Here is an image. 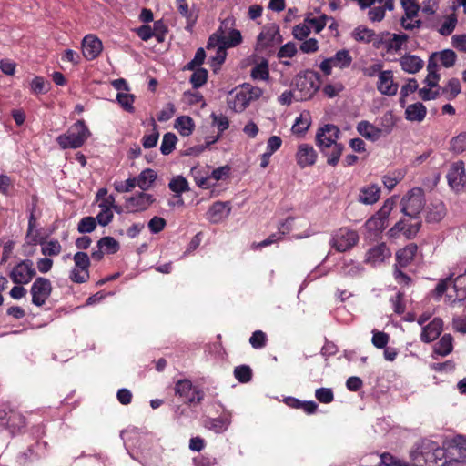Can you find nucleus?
Returning <instances> with one entry per match:
<instances>
[{
    "instance_id": "nucleus-38",
    "label": "nucleus",
    "mask_w": 466,
    "mask_h": 466,
    "mask_svg": "<svg viewBox=\"0 0 466 466\" xmlns=\"http://www.w3.org/2000/svg\"><path fill=\"white\" fill-rule=\"evenodd\" d=\"M178 1V11L181 15L186 17L187 25L186 26L187 30H190L197 21V15L194 11L190 10L186 0H177Z\"/></svg>"
},
{
    "instance_id": "nucleus-10",
    "label": "nucleus",
    "mask_w": 466,
    "mask_h": 466,
    "mask_svg": "<svg viewBox=\"0 0 466 466\" xmlns=\"http://www.w3.org/2000/svg\"><path fill=\"white\" fill-rule=\"evenodd\" d=\"M175 393L186 400L189 404H198L204 399V392L197 387H193L189 380L184 379L177 381Z\"/></svg>"
},
{
    "instance_id": "nucleus-41",
    "label": "nucleus",
    "mask_w": 466,
    "mask_h": 466,
    "mask_svg": "<svg viewBox=\"0 0 466 466\" xmlns=\"http://www.w3.org/2000/svg\"><path fill=\"white\" fill-rule=\"evenodd\" d=\"M97 247L108 254H115L119 250V243L112 237H104L97 242Z\"/></svg>"
},
{
    "instance_id": "nucleus-61",
    "label": "nucleus",
    "mask_w": 466,
    "mask_h": 466,
    "mask_svg": "<svg viewBox=\"0 0 466 466\" xmlns=\"http://www.w3.org/2000/svg\"><path fill=\"white\" fill-rule=\"evenodd\" d=\"M211 118H212V125L214 127H216L220 133L228 128L229 122L226 116L216 115L215 113H212Z\"/></svg>"
},
{
    "instance_id": "nucleus-27",
    "label": "nucleus",
    "mask_w": 466,
    "mask_h": 466,
    "mask_svg": "<svg viewBox=\"0 0 466 466\" xmlns=\"http://www.w3.org/2000/svg\"><path fill=\"white\" fill-rule=\"evenodd\" d=\"M436 53H433L428 61L427 71L428 75L424 80L427 86L429 87H437L438 82L440 80V75L437 73L438 64L436 60Z\"/></svg>"
},
{
    "instance_id": "nucleus-34",
    "label": "nucleus",
    "mask_w": 466,
    "mask_h": 466,
    "mask_svg": "<svg viewBox=\"0 0 466 466\" xmlns=\"http://www.w3.org/2000/svg\"><path fill=\"white\" fill-rule=\"evenodd\" d=\"M351 36L357 42L370 43L374 39L375 33L373 30L369 29L366 26L359 25L352 31Z\"/></svg>"
},
{
    "instance_id": "nucleus-2",
    "label": "nucleus",
    "mask_w": 466,
    "mask_h": 466,
    "mask_svg": "<svg viewBox=\"0 0 466 466\" xmlns=\"http://www.w3.org/2000/svg\"><path fill=\"white\" fill-rule=\"evenodd\" d=\"M410 458L412 466H441L445 451L437 442L423 439L415 443Z\"/></svg>"
},
{
    "instance_id": "nucleus-45",
    "label": "nucleus",
    "mask_w": 466,
    "mask_h": 466,
    "mask_svg": "<svg viewBox=\"0 0 466 466\" xmlns=\"http://www.w3.org/2000/svg\"><path fill=\"white\" fill-rule=\"evenodd\" d=\"M309 114H301L292 126V132L294 134H304L309 129Z\"/></svg>"
},
{
    "instance_id": "nucleus-5",
    "label": "nucleus",
    "mask_w": 466,
    "mask_h": 466,
    "mask_svg": "<svg viewBox=\"0 0 466 466\" xmlns=\"http://www.w3.org/2000/svg\"><path fill=\"white\" fill-rule=\"evenodd\" d=\"M445 458L441 466H451L453 462L461 463L466 461V438L457 435L445 442Z\"/></svg>"
},
{
    "instance_id": "nucleus-44",
    "label": "nucleus",
    "mask_w": 466,
    "mask_h": 466,
    "mask_svg": "<svg viewBox=\"0 0 466 466\" xmlns=\"http://www.w3.org/2000/svg\"><path fill=\"white\" fill-rule=\"evenodd\" d=\"M62 250L61 244L58 240L53 239L41 243V252L45 256H57Z\"/></svg>"
},
{
    "instance_id": "nucleus-14",
    "label": "nucleus",
    "mask_w": 466,
    "mask_h": 466,
    "mask_svg": "<svg viewBox=\"0 0 466 466\" xmlns=\"http://www.w3.org/2000/svg\"><path fill=\"white\" fill-rule=\"evenodd\" d=\"M447 180L449 186L456 190L460 191L466 186V174L464 169V164L461 161L453 163L447 173Z\"/></svg>"
},
{
    "instance_id": "nucleus-42",
    "label": "nucleus",
    "mask_w": 466,
    "mask_h": 466,
    "mask_svg": "<svg viewBox=\"0 0 466 466\" xmlns=\"http://www.w3.org/2000/svg\"><path fill=\"white\" fill-rule=\"evenodd\" d=\"M226 46H220L218 49L213 50L214 55H211L210 59V66L213 68V71H217L220 66L224 63L227 56Z\"/></svg>"
},
{
    "instance_id": "nucleus-1",
    "label": "nucleus",
    "mask_w": 466,
    "mask_h": 466,
    "mask_svg": "<svg viewBox=\"0 0 466 466\" xmlns=\"http://www.w3.org/2000/svg\"><path fill=\"white\" fill-rule=\"evenodd\" d=\"M339 135V128L333 124L324 125L316 133V146L327 158V164L331 167L338 165L345 149L344 145L338 142Z\"/></svg>"
},
{
    "instance_id": "nucleus-26",
    "label": "nucleus",
    "mask_w": 466,
    "mask_h": 466,
    "mask_svg": "<svg viewBox=\"0 0 466 466\" xmlns=\"http://www.w3.org/2000/svg\"><path fill=\"white\" fill-rule=\"evenodd\" d=\"M400 64L405 72L415 74L423 67L424 62L415 55H405L400 57Z\"/></svg>"
},
{
    "instance_id": "nucleus-4",
    "label": "nucleus",
    "mask_w": 466,
    "mask_h": 466,
    "mask_svg": "<svg viewBox=\"0 0 466 466\" xmlns=\"http://www.w3.org/2000/svg\"><path fill=\"white\" fill-rule=\"evenodd\" d=\"M91 136L88 127L84 120H77L68 131L57 137L56 141L61 148H78L84 145Z\"/></svg>"
},
{
    "instance_id": "nucleus-58",
    "label": "nucleus",
    "mask_w": 466,
    "mask_h": 466,
    "mask_svg": "<svg viewBox=\"0 0 466 466\" xmlns=\"http://www.w3.org/2000/svg\"><path fill=\"white\" fill-rule=\"evenodd\" d=\"M225 46L228 47H234L242 42V36L240 31L233 29L229 32L228 36H223Z\"/></svg>"
},
{
    "instance_id": "nucleus-47",
    "label": "nucleus",
    "mask_w": 466,
    "mask_h": 466,
    "mask_svg": "<svg viewBox=\"0 0 466 466\" xmlns=\"http://www.w3.org/2000/svg\"><path fill=\"white\" fill-rule=\"evenodd\" d=\"M456 25L457 16L455 14H451L448 15L444 22L441 24V27L439 28V33L441 35H450L455 29Z\"/></svg>"
},
{
    "instance_id": "nucleus-43",
    "label": "nucleus",
    "mask_w": 466,
    "mask_h": 466,
    "mask_svg": "<svg viewBox=\"0 0 466 466\" xmlns=\"http://www.w3.org/2000/svg\"><path fill=\"white\" fill-rule=\"evenodd\" d=\"M408 38L409 37L406 34H393L386 43L387 49L389 51H400L402 45L407 42Z\"/></svg>"
},
{
    "instance_id": "nucleus-20",
    "label": "nucleus",
    "mask_w": 466,
    "mask_h": 466,
    "mask_svg": "<svg viewBox=\"0 0 466 466\" xmlns=\"http://www.w3.org/2000/svg\"><path fill=\"white\" fill-rule=\"evenodd\" d=\"M380 197V187L378 184H370L360 189L359 202L364 205L375 204Z\"/></svg>"
},
{
    "instance_id": "nucleus-57",
    "label": "nucleus",
    "mask_w": 466,
    "mask_h": 466,
    "mask_svg": "<svg viewBox=\"0 0 466 466\" xmlns=\"http://www.w3.org/2000/svg\"><path fill=\"white\" fill-rule=\"evenodd\" d=\"M316 399L321 403H330L334 400V394L330 388H319L315 391Z\"/></svg>"
},
{
    "instance_id": "nucleus-59",
    "label": "nucleus",
    "mask_w": 466,
    "mask_h": 466,
    "mask_svg": "<svg viewBox=\"0 0 466 466\" xmlns=\"http://www.w3.org/2000/svg\"><path fill=\"white\" fill-rule=\"evenodd\" d=\"M267 337L261 330H256L249 338V343L254 349H261L266 345Z\"/></svg>"
},
{
    "instance_id": "nucleus-51",
    "label": "nucleus",
    "mask_w": 466,
    "mask_h": 466,
    "mask_svg": "<svg viewBox=\"0 0 466 466\" xmlns=\"http://www.w3.org/2000/svg\"><path fill=\"white\" fill-rule=\"evenodd\" d=\"M116 100L126 111L134 112L135 96L133 95L120 92L116 95Z\"/></svg>"
},
{
    "instance_id": "nucleus-40",
    "label": "nucleus",
    "mask_w": 466,
    "mask_h": 466,
    "mask_svg": "<svg viewBox=\"0 0 466 466\" xmlns=\"http://www.w3.org/2000/svg\"><path fill=\"white\" fill-rule=\"evenodd\" d=\"M177 137L174 133L168 132L163 136V139L160 146V151L163 155H169L176 147Z\"/></svg>"
},
{
    "instance_id": "nucleus-8",
    "label": "nucleus",
    "mask_w": 466,
    "mask_h": 466,
    "mask_svg": "<svg viewBox=\"0 0 466 466\" xmlns=\"http://www.w3.org/2000/svg\"><path fill=\"white\" fill-rule=\"evenodd\" d=\"M75 268L70 271L69 278L75 283H85L89 279L90 258L85 252H76L73 257Z\"/></svg>"
},
{
    "instance_id": "nucleus-13",
    "label": "nucleus",
    "mask_w": 466,
    "mask_h": 466,
    "mask_svg": "<svg viewBox=\"0 0 466 466\" xmlns=\"http://www.w3.org/2000/svg\"><path fill=\"white\" fill-rule=\"evenodd\" d=\"M153 195L140 192L126 199L125 209L129 213H136L147 210L153 203Z\"/></svg>"
},
{
    "instance_id": "nucleus-3",
    "label": "nucleus",
    "mask_w": 466,
    "mask_h": 466,
    "mask_svg": "<svg viewBox=\"0 0 466 466\" xmlns=\"http://www.w3.org/2000/svg\"><path fill=\"white\" fill-rule=\"evenodd\" d=\"M293 85L297 100H308L319 89L320 76L313 70H305L295 76Z\"/></svg>"
},
{
    "instance_id": "nucleus-30",
    "label": "nucleus",
    "mask_w": 466,
    "mask_h": 466,
    "mask_svg": "<svg viewBox=\"0 0 466 466\" xmlns=\"http://www.w3.org/2000/svg\"><path fill=\"white\" fill-rule=\"evenodd\" d=\"M134 178L136 180L137 186L141 190L147 191L153 186V183L156 181L157 173L151 168H147Z\"/></svg>"
},
{
    "instance_id": "nucleus-33",
    "label": "nucleus",
    "mask_w": 466,
    "mask_h": 466,
    "mask_svg": "<svg viewBox=\"0 0 466 466\" xmlns=\"http://www.w3.org/2000/svg\"><path fill=\"white\" fill-rule=\"evenodd\" d=\"M250 76L255 80H268L269 78L268 62L262 59L251 69Z\"/></svg>"
},
{
    "instance_id": "nucleus-28",
    "label": "nucleus",
    "mask_w": 466,
    "mask_h": 466,
    "mask_svg": "<svg viewBox=\"0 0 466 466\" xmlns=\"http://www.w3.org/2000/svg\"><path fill=\"white\" fill-rule=\"evenodd\" d=\"M426 114L427 109L420 102L409 105L405 110L406 119L412 122H421L425 118Z\"/></svg>"
},
{
    "instance_id": "nucleus-52",
    "label": "nucleus",
    "mask_w": 466,
    "mask_h": 466,
    "mask_svg": "<svg viewBox=\"0 0 466 466\" xmlns=\"http://www.w3.org/2000/svg\"><path fill=\"white\" fill-rule=\"evenodd\" d=\"M401 5L405 11V16H407L408 19H412L417 16L420 5L416 0H401Z\"/></svg>"
},
{
    "instance_id": "nucleus-16",
    "label": "nucleus",
    "mask_w": 466,
    "mask_h": 466,
    "mask_svg": "<svg viewBox=\"0 0 466 466\" xmlns=\"http://www.w3.org/2000/svg\"><path fill=\"white\" fill-rule=\"evenodd\" d=\"M102 50V42L96 35H86L82 40V53L87 60L96 58Z\"/></svg>"
},
{
    "instance_id": "nucleus-60",
    "label": "nucleus",
    "mask_w": 466,
    "mask_h": 466,
    "mask_svg": "<svg viewBox=\"0 0 466 466\" xmlns=\"http://www.w3.org/2000/svg\"><path fill=\"white\" fill-rule=\"evenodd\" d=\"M114 215L113 211L110 208H101L100 212L95 218L96 220V224L106 227L107 226L113 219Z\"/></svg>"
},
{
    "instance_id": "nucleus-35",
    "label": "nucleus",
    "mask_w": 466,
    "mask_h": 466,
    "mask_svg": "<svg viewBox=\"0 0 466 466\" xmlns=\"http://www.w3.org/2000/svg\"><path fill=\"white\" fill-rule=\"evenodd\" d=\"M168 187L171 191L180 197L182 193L189 191V185L187 180L182 176L173 177L168 183Z\"/></svg>"
},
{
    "instance_id": "nucleus-31",
    "label": "nucleus",
    "mask_w": 466,
    "mask_h": 466,
    "mask_svg": "<svg viewBox=\"0 0 466 466\" xmlns=\"http://www.w3.org/2000/svg\"><path fill=\"white\" fill-rule=\"evenodd\" d=\"M174 127L181 136L188 137L192 134L195 124L189 116H181L175 120Z\"/></svg>"
},
{
    "instance_id": "nucleus-17",
    "label": "nucleus",
    "mask_w": 466,
    "mask_h": 466,
    "mask_svg": "<svg viewBox=\"0 0 466 466\" xmlns=\"http://www.w3.org/2000/svg\"><path fill=\"white\" fill-rule=\"evenodd\" d=\"M379 92L385 96H395L399 86L393 81V73L390 70L382 71L379 75L377 83Z\"/></svg>"
},
{
    "instance_id": "nucleus-19",
    "label": "nucleus",
    "mask_w": 466,
    "mask_h": 466,
    "mask_svg": "<svg viewBox=\"0 0 466 466\" xmlns=\"http://www.w3.org/2000/svg\"><path fill=\"white\" fill-rule=\"evenodd\" d=\"M228 103L229 107L235 112H242L249 105L250 101L246 92L243 90V87L240 86L230 92Z\"/></svg>"
},
{
    "instance_id": "nucleus-9",
    "label": "nucleus",
    "mask_w": 466,
    "mask_h": 466,
    "mask_svg": "<svg viewBox=\"0 0 466 466\" xmlns=\"http://www.w3.org/2000/svg\"><path fill=\"white\" fill-rule=\"evenodd\" d=\"M424 208V198L420 189H413L402 198V212L411 219H417Z\"/></svg>"
},
{
    "instance_id": "nucleus-36",
    "label": "nucleus",
    "mask_w": 466,
    "mask_h": 466,
    "mask_svg": "<svg viewBox=\"0 0 466 466\" xmlns=\"http://www.w3.org/2000/svg\"><path fill=\"white\" fill-rule=\"evenodd\" d=\"M453 339L450 334H444L435 346V353L441 356H446L452 351Z\"/></svg>"
},
{
    "instance_id": "nucleus-37",
    "label": "nucleus",
    "mask_w": 466,
    "mask_h": 466,
    "mask_svg": "<svg viewBox=\"0 0 466 466\" xmlns=\"http://www.w3.org/2000/svg\"><path fill=\"white\" fill-rule=\"evenodd\" d=\"M3 425L8 427L12 432L20 431L25 425V418L13 410L9 411V416Z\"/></svg>"
},
{
    "instance_id": "nucleus-39",
    "label": "nucleus",
    "mask_w": 466,
    "mask_h": 466,
    "mask_svg": "<svg viewBox=\"0 0 466 466\" xmlns=\"http://www.w3.org/2000/svg\"><path fill=\"white\" fill-rule=\"evenodd\" d=\"M396 124L394 115L392 112H386L380 119V130L382 137L389 135Z\"/></svg>"
},
{
    "instance_id": "nucleus-23",
    "label": "nucleus",
    "mask_w": 466,
    "mask_h": 466,
    "mask_svg": "<svg viewBox=\"0 0 466 466\" xmlns=\"http://www.w3.org/2000/svg\"><path fill=\"white\" fill-rule=\"evenodd\" d=\"M356 128L361 137L372 142L378 141L380 137H382L379 127L374 126L367 120L359 122Z\"/></svg>"
},
{
    "instance_id": "nucleus-55",
    "label": "nucleus",
    "mask_w": 466,
    "mask_h": 466,
    "mask_svg": "<svg viewBox=\"0 0 466 466\" xmlns=\"http://www.w3.org/2000/svg\"><path fill=\"white\" fill-rule=\"evenodd\" d=\"M328 16L323 15L318 17L308 16L305 18V23L311 26L316 33H319L325 26Z\"/></svg>"
},
{
    "instance_id": "nucleus-18",
    "label": "nucleus",
    "mask_w": 466,
    "mask_h": 466,
    "mask_svg": "<svg viewBox=\"0 0 466 466\" xmlns=\"http://www.w3.org/2000/svg\"><path fill=\"white\" fill-rule=\"evenodd\" d=\"M296 159L301 168L312 166L317 160V152L312 146L301 144L298 147Z\"/></svg>"
},
{
    "instance_id": "nucleus-22",
    "label": "nucleus",
    "mask_w": 466,
    "mask_h": 466,
    "mask_svg": "<svg viewBox=\"0 0 466 466\" xmlns=\"http://www.w3.org/2000/svg\"><path fill=\"white\" fill-rule=\"evenodd\" d=\"M391 255L386 244L381 243L370 248L366 255V261L372 265L383 262Z\"/></svg>"
},
{
    "instance_id": "nucleus-12",
    "label": "nucleus",
    "mask_w": 466,
    "mask_h": 466,
    "mask_svg": "<svg viewBox=\"0 0 466 466\" xmlns=\"http://www.w3.org/2000/svg\"><path fill=\"white\" fill-rule=\"evenodd\" d=\"M32 303L37 307L43 306L52 292L51 281L43 277L35 279L30 289Z\"/></svg>"
},
{
    "instance_id": "nucleus-46",
    "label": "nucleus",
    "mask_w": 466,
    "mask_h": 466,
    "mask_svg": "<svg viewBox=\"0 0 466 466\" xmlns=\"http://www.w3.org/2000/svg\"><path fill=\"white\" fill-rule=\"evenodd\" d=\"M450 148L456 154L462 153L466 150V132H461L458 136L451 138Z\"/></svg>"
},
{
    "instance_id": "nucleus-7",
    "label": "nucleus",
    "mask_w": 466,
    "mask_h": 466,
    "mask_svg": "<svg viewBox=\"0 0 466 466\" xmlns=\"http://www.w3.org/2000/svg\"><path fill=\"white\" fill-rule=\"evenodd\" d=\"M359 240L358 233L348 228L336 230L331 238V246L339 252H345L354 247Z\"/></svg>"
},
{
    "instance_id": "nucleus-24",
    "label": "nucleus",
    "mask_w": 466,
    "mask_h": 466,
    "mask_svg": "<svg viewBox=\"0 0 466 466\" xmlns=\"http://www.w3.org/2000/svg\"><path fill=\"white\" fill-rule=\"evenodd\" d=\"M280 38L281 36L279 33V28L272 25L263 28L258 35V44L262 47H268L275 42H279Z\"/></svg>"
},
{
    "instance_id": "nucleus-50",
    "label": "nucleus",
    "mask_w": 466,
    "mask_h": 466,
    "mask_svg": "<svg viewBox=\"0 0 466 466\" xmlns=\"http://www.w3.org/2000/svg\"><path fill=\"white\" fill-rule=\"evenodd\" d=\"M234 375L239 382L246 383L251 380L252 370L249 366L241 365L235 368Z\"/></svg>"
},
{
    "instance_id": "nucleus-11",
    "label": "nucleus",
    "mask_w": 466,
    "mask_h": 466,
    "mask_svg": "<svg viewBox=\"0 0 466 466\" xmlns=\"http://www.w3.org/2000/svg\"><path fill=\"white\" fill-rule=\"evenodd\" d=\"M35 274L34 262L30 259H24L13 268L9 276L14 283L22 285L29 283Z\"/></svg>"
},
{
    "instance_id": "nucleus-63",
    "label": "nucleus",
    "mask_w": 466,
    "mask_h": 466,
    "mask_svg": "<svg viewBox=\"0 0 466 466\" xmlns=\"http://www.w3.org/2000/svg\"><path fill=\"white\" fill-rule=\"evenodd\" d=\"M453 288L457 292V296H466V270L462 275L458 276L453 281Z\"/></svg>"
},
{
    "instance_id": "nucleus-25",
    "label": "nucleus",
    "mask_w": 466,
    "mask_h": 466,
    "mask_svg": "<svg viewBox=\"0 0 466 466\" xmlns=\"http://www.w3.org/2000/svg\"><path fill=\"white\" fill-rule=\"evenodd\" d=\"M230 213V207L224 202H215L208 209V218L212 223H218L228 218Z\"/></svg>"
},
{
    "instance_id": "nucleus-48",
    "label": "nucleus",
    "mask_w": 466,
    "mask_h": 466,
    "mask_svg": "<svg viewBox=\"0 0 466 466\" xmlns=\"http://www.w3.org/2000/svg\"><path fill=\"white\" fill-rule=\"evenodd\" d=\"M208 79V71L204 68H198L194 71L190 77V83L194 88L201 87Z\"/></svg>"
},
{
    "instance_id": "nucleus-49",
    "label": "nucleus",
    "mask_w": 466,
    "mask_h": 466,
    "mask_svg": "<svg viewBox=\"0 0 466 466\" xmlns=\"http://www.w3.org/2000/svg\"><path fill=\"white\" fill-rule=\"evenodd\" d=\"M461 91V84L457 78L450 79L447 86L442 88V93H449L447 97L449 100L455 98Z\"/></svg>"
},
{
    "instance_id": "nucleus-56",
    "label": "nucleus",
    "mask_w": 466,
    "mask_h": 466,
    "mask_svg": "<svg viewBox=\"0 0 466 466\" xmlns=\"http://www.w3.org/2000/svg\"><path fill=\"white\" fill-rule=\"evenodd\" d=\"M372 334L373 336L371 339V342L374 345V347H376L377 349H385L390 339L389 335L385 332L378 330H373Z\"/></svg>"
},
{
    "instance_id": "nucleus-54",
    "label": "nucleus",
    "mask_w": 466,
    "mask_h": 466,
    "mask_svg": "<svg viewBox=\"0 0 466 466\" xmlns=\"http://www.w3.org/2000/svg\"><path fill=\"white\" fill-rule=\"evenodd\" d=\"M437 56H439V59L441 63V65L447 68L451 67L456 61V54L454 51L451 49H445L441 51V53H436Z\"/></svg>"
},
{
    "instance_id": "nucleus-21",
    "label": "nucleus",
    "mask_w": 466,
    "mask_h": 466,
    "mask_svg": "<svg viewBox=\"0 0 466 466\" xmlns=\"http://www.w3.org/2000/svg\"><path fill=\"white\" fill-rule=\"evenodd\" d=\"M443 322L440 318L433 319L428 325L423 327L420 339L425 343L435 340L441 333Z\"/></svg>"
},
{
    "instance_id": "nucleus-62",
    "label": "nucleus",
    "mask_w": 466,
    "mask_h": 466,
    "mask_svg": "<svg viewBox=\"0 0 466 466\" xmlns=\"http://www.w3.org/2000/svg\"><path fill=\"white\" fill-rule=\"evenodd\" d=\"M191 174L194 177V180L196 184L202 188H208L210 187L211 184L209 183L210 177H204L200 175V169L198 167H193L191 169Z\"/></svg>"
},
{
    "instance_id": "nucleus-6",
    "label": "nucleus",
    "mask_w": 466,
    "mask_h": 466,
    "mask_svg": "<svg viewBox=\"0 0 466 466\" xmlns=\"http://www.w3.org/2000/svg\"><path fill=\"white\" fill-rule=\"evenodd\" d=\"M394 205L395 200L393 198H388L380 210L366 221V229L374 233L382 232L388 226V218Z\"/></svg>"
},
{
    "instance_id": "nucleus-15",
    "label": "nucleus",
    "mask_w": 466,
    "mask_h": 466,
    "mask_svg": "<svg viewBox=\"0 0 466 466\" xmlns=\"http://www.w3.org/2000/svg\"><path fill=\"white\" fill-rule=\"evenodd\" d=\"M420 226L421 222L417 219L414 223L400 220L389 230L388 234L390 238H398L402 232L407 238H412L419 232Z\"/></svg>"
},
{
    "instance_id": "nucleus-53",
    "label": "nucleus",
    "mask_w": 466,
    "mask_h": 466,
    "mask_svg": "<svg viewBox=\"0 0 466 466\" xmlns=\"http://www.w3.org/2000/svg\"><path fill=\"white\" fill-rule=\"evenodd\" d=\"M96 220L94 217H85L79 221L77 230L80 233H91L96 229Z\"/></svg>"
},
{
    "instance_id": "nucleus-32",
    "label": "nucleus",
    "mask_w": 466,
    "mask_h": 466,
    "mask_svg": "<svg viewBox=\"0 0 466 466\" xmlns=\"http://www.w3.org/2000/svg\"><path fill=\"white\" fill-rule=\"evenodd\" d=\"M333 66L341 69L348 68L352 63V56L347 49L339 50L332 57Z\"/></svg>"
},
{
    "instance_id": "nucleus-29",
    "label": "nucleus",
    "mask_w": 466,
    "mask_h": 466,
    "mask_svg": "<svg viewBox=\"0 0 466 466\" xmlns=\"http://www.w3.org/2000/svg\"><path fill=\"white\" fill-rule=\"evenodd\" d=\"M417 245L410 243L396 253L397 266L407 267L414 258Z\"/></svg>"
},
{
    "instance_id": "nucleus-64",
    "label": "nucleus",
    "mask_w": 466,
    "mask_h": 466,
    "mask_svg": "<svg viewBox=\"0 0 466 466\" xmlns=\"http://www.w3.org/2000/svg\"><path fill=\"white\" fill-rule=\"evenodd\" d=\"M344 89V86L340 82H336L333 84H327L323 87V93L329 98L335 97Z\"/></svg>"
}]
</instances>
